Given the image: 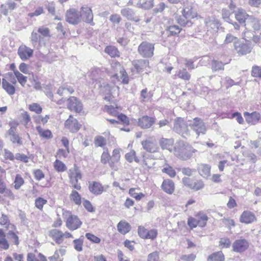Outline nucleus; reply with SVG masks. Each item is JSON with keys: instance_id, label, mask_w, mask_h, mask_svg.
<instances>
[{"instance_id": "36", "label": "nucleus", "mask_w": 261, "mask_h": 261, "mask_svg": "<svg viewBox=\"0 0 261 261\" xmlns=\"http://www.w3.org/2000/svg\"><path fill=\"white\" fill-rule=\"evenodd\" d=\"M142 161L141 162L142 167L145 170H149L154 165V163L153 161L145 155V153L142 154Z\"/></svg>"}, {"instance_id": "19", "label": "nucleus", "mask_w": 261, "mask_h": 261, "mask_svg": "<svg viewBox=\"0 0 261 261\" xmlns=\"http://www.w3.org/2000/svg\"><path fill=\"white\" fill-rule=\"evenodd\" d=\"M249 247V243L248 241L245 239H240L235 240L232 245V251L242 253L246 251Z\"/></svg>"}, {"instance_id": "11", "label": "nucleus", "mask_w": 261, "mask_h": 261, "mask_svg": "<svg viewBox=\"0 0 261 261\" xmlns=\"http://www.w3.org/2000/svg\"><path fill=\"white\" fill-rule=\"evenodd\" d=\"M154 44L147 41H143L138 46V52L144 58H150L154 55Z\"/></svg>"}, {"instance_id": "3", "label": "nucleus", "mask_w": 261, "mask_h": 261, "mask_svg": "<svg viewBox=\"0 0 261 261\" xmlns=\"http://www.w3.org/2000/svg\"><path fill=\"white\" fill-rule=\"evenodd\" d=\"M208 220L207 214L203 211H200L194 215V217H189L188 218L187 224L191 229L199 226L204 227Z\"/></svg>"}, {"instance_id": "28", "label": "nucleus", "mask_w": 261, "mask_h": 261, "mask_svg": "<svg viewBox=\"0 0 261 261\" xmlns=\"http://www.w3.org/2000/svg\"><path fill=\"white\" fill-rule=\"evenodd\" d=\"M122 109V107L117 104L114 106L105 105L103 108V111L107 113L110 116L116 117Z\"/></svg>"}, {"instance_id": "7", "label": "nucleus", "mask_w": 261, "mask_h": 261, "mask_svg": "<svg viewBox=\"0 0 261 261\" xmlns=\"http://www.w3.org/2000/svg\"><path fill=\"white\" fill-rule=\"evenodd\" d=\"M16 84V80L12 77V74L8 72L6 77L2 79V87L3 89L10 95H14L16 92L15 85Z\"/></svg>"}, {"instance_id": "1", "label": "nucleus", "mask_w": 261, "mask_h": 261, "mask_svg": "<svg viewBox=\"0 0 261 261\" xmlns=\"http://www.w3.org/2000/svg\"><path fill=\"white\" fill-rule=\"evenodd\" d=\"M181 172L184 175L182 178V184L188 189L193 191H198L202 189L204 187L203 181L198 176H193L196 171L189 167L181 169Z\"/></svg>"}, {"instance_id": "16", "label": "nucleus", "mask_w": 261, "mask_h": 261, "mask_svg": "<svg viewBox=\"0 0 261 261\" xmlns=\"http://www.w3.org/2000/svg\"><path fill=\"white\" fill-rule=\"evenodd\" d=\"M64 127L69 132L75 133L80 130L81 124L76 119L73 117V115H70L68 118L65 121Z\"/></svg>"}, {"instance_id": "41", "label": "nucleus", "mask_w": 261, "mask_h": 261, "mask_svg": "<svg viewBox=\"0 0 261 261\" xmlns=\"http://www.w3.org/2000/svg\"><path fill=\"white\" fill-rule=\"evenodd\" d=\"M153 97L152 91H148L147 88L142 90L140 92V99L142 102L150 101Z\"/></svg>"}, {"instance_id": "34", "label": "nucleus", "mask_w": 261, "mask_h": 261, "mask_svg": "<svg viewBox=\"0 0 261 261\" xmlns=\"http://www.w3.org/2000/svg\"><path fill=\"white\" fill-rule=\"evenodd\" d=\"M118 231L122 234L128 233L131 229L130 224L124 220L120 221L117 224Z\"/></svg>"}, {"instance_id": "8", "label": "nucleus", "mask_w": 261, "mask_h": 261, "mask_svg": "<svg viewBox=\"0 0 261 261\" xmlns=\"http://www.w3.org/2000/svg\"><path fill=\"white\" fill-rule=\"evenodd\" d=\"M48 236L57 244H61L63 243L65 238H73L72 234L68 232H63L60 229L54 228L48 231Z\"/></svg>"}, {"instance_id": "59", "label": "nucleus", "mask_w": 261, "mask_h": 261, "mask_svg": "<svg viewBox=\"0 0 261 261\" xmlns=\"http://www.w3.org/2000/svg\"><path fill=\"white\" fill-rule=\"evenodd\" d=\"M34 178L38 181L43 179L45 177V174L40 169H36L33 171Z\"/></svg>"}, {"instance_id": "48", "label": "nucleus", "mask_w": 261, "mask_h": 261, "mask_svg": "<svg viewBox=\"0 0 261 261\" xmlns=\"http://www.w3.org/2000/svg\"><path fill=\"white\" fill-rule=\"evenodd\" d=\"M38 115H35L33 116L34 120L36 124H42L44 125L46 124L50 119V116L49 115H46L42 116L39 114Z\"/></svg>"}, {"instance_id": "43", "label": "nucleus", "mask_w": 261, "mask_h": 261, "mask_svg": "<svg viewBox=\"0 0 261 261\" xmlns=\"http://www.w3.org/2000/svg\"><path fill=\"white\" fill-rule=\"evenodd\" d=\"M27 261H47V258L41 253H39L37 255L29 253L27 255Z\"/></svg>"}, {"instance_id": "47", "label": "nucleus", "mask_w": 261, "mask_h": 261, "mask_svg": "<svg viewBox=\"0 0 261 261\" xmlns=\"http://www.w3.org/2000/svg\"><path fill=\"white\" fill-rule=\"evenodd\" d=\"M162 172L165 173L171 178H174L176 175V172L173 167L167 164L162 169Z\"/></svg>"}, {"instance_id": "61", "label": "nucleus", "mask_w": 261, "mask_h": 261, "mask_svg": "<svg viewBox=\"0 0 261 261\" xmlns=\"http://www.w3.org/2000/svg\"><path fill=\"white\" fill-rule=\"evenodd\" d=\"M160 144L163 149H168L172 145V141L170 139L162 138Z\"/></svg>"}, {"instance_id": "62", "label": "nucleus", "mask_w": 261, "mask_h": 261, "mask_svg": "<svg viewBox=\"0 0 261 261\" xmlns=\"http://www.w3.org/2000/svg\"><path fill=\"white\" fill-rule=\"evenodd\" d=\"M231 241L228 238H222L219 241V246L222 248H227L230 246Z\"/></svg>"}, {"instance_id": "35", "label": "nucleus", "mask_w": 261, "mask_h": 261, "mask_svg": "<svg viewBox=\"0 0 261 261\" xmlns=\"http://www.w3.org/2000/svg\"><path fill=\"white\" fill-rule=\"evenodd\" d=\"M207 261H225V255L222 251L213 252L207 258Z\"/></svg>"}, {"instance_id": "53", "label": "nucleus", "mask_w": 261, "mask_h": 261, "mask_svg": "<svg viewBox=\"0 0 261 261\" xmlns=\"http://www.w3.org/2000/svg\"><path fill=\"white\" fill-rule=\"evenodd\" d=\"M47 202L46 199L42 197H39L37 198L35 201V206L40 211L43 210V206Z\"/></svg>"}, {"instance_id": "20", "label": "nucleus", "mask_w": 261, "mask_h": 261, "mask_svg": "<svg viewBox=\"0 0 261 261\" xmlns=\"http://www.w3.org/2000/svg\"><path fill=\"white\" fill-rule=\"evenodd\" d=\"M155 121L156 118L154 117L144 115L138 119V125L142 129H148L154 125Z\"/></svg>"}, {"instance_id": "9", "label": "nucleus", "mask_w": 261, "mask_h": 261, "mask_svg": "<svg viewBox=\"0 0 261 261\" xmlns=\"http://www.w3.org/2000/svg\"><path fill=\"white\" fill-rule=\"evenodd\" d=\"M253 47L251 42L248 40L244 42L238 40L234 43V48L239 56H245L251 53Z\"/></svg>"}, {"instance_id": "15", "label": "nucleus", "mask_w": 261, "mask_h": 261, "mask_svg": "<svg viewBox=\"0 0 261 261\" xmlns=\"http://www.w3.org/2000/svg\"><path fill=\"white\" fill-rule=\"evenodd\" d=\"M67 108L70 111L81 113L83 110V105L77 97L70 96L67 99Z\"/></svg>"}, {"instance_id": "42", "label": "nucleus", "mask_w": 261, "mask_h": 261, "mask_svg": "<svg viewBox=\"0 0 261 261\" xmlns=\"http://www.w3.org/2000/svg\"><path fill=\"white\" fill-rule=\"evenodd\" d=\"M211 169V166L207 164H201L198 169L200 175L204 178L210 175Z\"/></svg>"}, {"instance_id": "22", "label": "nucleus", "mask_w": 261, "mask_h": 261, "mask_svg": "<svg viewBox=\"0 0 261 261\" xmlns=\"http://www.w3.org/2000/svg\"><path fill=\"white\" fill-rule=\"evenodd\" d=\"M16 7V3L12 1H8L6 3L1 4L0 6V12L2 14L8 16V15H11Z\"/></svg>"}, {"instance_id": "60", "label": "nucleus", "mask_w": 261, "mask_h": 261, "mask_svg": "<svg viewBox=\"0 0 261 261\" xmlns=\"http://www.w3.org/2000/svg\"><path fill=\"white\" fill-rule=\"evenodd\" d=\"M147 261H160V252L155 251L150 253L147 256Z\"/></svg>"}, {"instance_id": "50", "label": "nucleus", "mask_w": 261, "mask_h": 261, "mask_svg": "<svg viewBox=\"0 0 261 261\" xmlns=\"http://www.w3.org/2000/svg\"><path fill=\"white\" fill-rule=\"evenodd\" d=\"M28 109L30 111L34 112L37 114H40L43 111L42 107L39 103L36 102L29 105Z\"/></svg>"}, {"instance_id": "23", "label": "nucleus", "mask_w": 261, "mask_h": 261, "mask_svg": "<svg viewBox=\"0 0 261 261\" xmlns=\"http://www.w3.org/2000/svg\"><path fill=\"white\" fill-rule=\"evenodd\" d=\"M161 188L166 194L172 195L175 192V185L172 179L166 178L163 180Z\"/></svg>"}, {"instance_id": "57", "label": "nucleus", "mask_w": 261, "mask_h": 261, "mask_svg": "<svg viewBox=\"0 0 261 261\" xmlns=\"http://www.w3.org/2000/svg\"><path fill=\"white\" fill-rule=\"evenodd\" d=\"M11 229V230L8 232V235L9 237L10 240L12 241L14 244L17 245L19 243V238L16 233L14 231V230L16 229V228L15 227V228Z\"/></svg>"}, {"instance_id": "12", "label": "nucleus", "mask_w": 261, "mask_h": 261, "mask_svg": "<svg viewBox=\"0 0 261 261\" xmlns=\"http://www.w3.org/2000/svg\"><path fill=\"white\" fill-rule=\"evenodd\" d=\"M138 234L142 239L154 241L158 238L159 233L156 229H148L143 226H139L138 228Z\"/></svg>"}, {"instance_id": "37", "label": "nucleus", "mask_w": 261, "mask_h": 261, "mask_svg": "<svg viewBox=\"0 0 261 261\" xmlns=\"http://www.w3.org/2000/svg\"><path fill=\"white\" fill-rule=\"evenodd\" d=\"M181 31L182 29L175 24L169 25L166 29L168 36H177Z\"/></svg>"}, {"instance_id": "6", "label": "nucleus", "mask_w": 261, "mask_h": 261, "mask_svg": "<svg viewBox=\"0 0 261 261\" xmlns=\"http://www.w3.org/2000/svg\"><path fill=\"white\" fill-rule=\"evenodd\" d=\"M235 19L240 24H243L244 27L246 26V22L249 23L252 28L258 23V20L252 15H249L245 10L239 9L234 12Z\"/></svg>"}, {"instance_id": "24", "label": "nucleus", "mask_w": 261, "mask_h": 261, "mask_svg": "<svg viewBox=\"0 0 261 261\" xmlns=\"http://www.w3.org/2000/svg\"><path fill=\"white\" fill-rule=\"evenodd\" d=\"M133 67L137 73L144 71L147 68H149V62L148 60L140 59L132 62Z\"/></svg>"}, {"instance_id": "10", "label": "nucleus", "mask_w": 261, "mask_h": 261, "mask_svg": "<svg viewBox=\"0 0 261 261\" xmlns=\"http://www.w3.org/2000/svg\"><path fill=\"white\" fill-rule=\"evenodd\" d=\"M141 144L144 150L150 153H155L160 150L158 142L153 136H150L142 141Z\"/></svg>"}, {"instance_id": "17", "label": "nucleus", "mask_w": 261, "mask_h": 261, "mask_svg": "<svg viewBox=\"0 0 261 261\" xmlns=\"http://www.w3.org/2000/svg\"><path fill=\"white\" fill-rule=\"evenodd\" d=\"M116 91L119 95V88L118 86H111L107 84L103 87L102 93L104 100L110 102L113 100L115 96L113 95L114 92Z\"/></svg>"}, {"instance_id": "56", "label": "nucleus", "mask_w": 261, "mask_h": 261, "mask_svg": "<svg viewBox=\"0 0 261 261\" xmlns=\"http://www.w3.org/2000/svg\"><path fill=\"white\" fill-rule=\"evenodd\" d=\"M31 83L34 86V88L36 90H39L41 89V84L39 81V77L38 75L33 74Z\"/></svg>"}, {"instance_id": "51", "label": "nucleus", "mask_w": 261, "mask_h": 261, "mask_svg": "<svg viewBox=\"0 0 261 261\" xmlns=\"http://www.w3.org/2000/svg\"><path fill=\"white\" fill-rule=\"evenodd\" d=\"M24 184V180L20 174L16 175L14 180V188L16 190H18Z\"/></svg>"}, {"instance_id": "46", "label": "nucleus", "mask_w": 261, "mask_h": 261, "mask_svg": "<svg viewBox=\"0 0 261 261\" xmlns=\"http://www.w3.org/2000/svg\"><path fill=\"white\" fill-rule=\"evenodd\" d=\"M139 188H132L129 189L128 194L129 195L135 198L137 201H140L145 197V194L142 192L137 193L136 190Z\"/></svg>"}, {"instance_id": "52", "label": "nucleus", "mask_w": 261, "mask_h": 261, "mask_svg": "<svg viewBox=\"0 0 261 261\" xmlns=\"http://www.w3.org/2000/svg\"><path fill=\"white\" fill-rule=\"evenodd\" d=\"M73 243L74 244V248L75 250L79 252L82 251L84 243L83 236H81L80 238L74 240Z\"/></svg>"}, {"instance_id": "14", "label": "nucleus", "mask_w": 261, "mask_h": 261, "mask_svg": "<svg viewBox=\"0 0 261 261\" xmlns=\"http://www.w3.org/2000/svg\"><path fill=\"white\" fill-rule=\"evenodd\" d=\"M10 128L8 133L11 137L10 140L13 143H16L18 145L22 144V141L21 137L17 133V127L18 125L17 121L14 120L10 122Z\"/></svg>"}, {"instance_id": "44", "label": "nucleus", "mask_w": 261, "mask_h": 261, "mask_svg": "<svg viewBox=\"0 0 261 261\" xmlns=\"http://www.w3.org/2000/svg\"><path fill=\"white\" fill-rule=\"evenodd\" d=\"M105 51L112 58L119 57L120 56L119 50L115 46L113 45L106 46Z\"/></svg>"}, {"instance_id": "29", "label": "nucleus", "mask_w": 261, "mask_h": 261, "mask_svg": "<svg viewBox=\"0 0 261 261\" xmlns=\"http://www.w3.org/2000/svg\"><path fill=\"white\" fill-rule=\"evenodd\" d=\"M80 15L76 11L70 10L67 12L66 20L69 23L76 24L80 22Z\"/></svg>"}, {"instance_id": "58", "label": "nucleus", "mask_w": 261, "mask_h": 261, "mask_svg": "<svg viewBox=\"0 0 261 261\" xmlns=\"http://www.w3.org/2000/svg\"><path fill=\"white\" fill-rule=\"evenodd\" d=\"M82 203L84 207L88 212L93 213L95 211V208L89 200L84 199Z\"/></svg>"}, {"instance_id": "31", "label": "nucleus", "mask_w": 261, "mask_h": 261, "mask_svg": "<svg viewBox=\"0 0 261 261\" xmlns=\"http://www.w3.org/2000/svg\"><path fill=\"white\" fill-rule=\"evenodd\" d=\"M36 129L41 138L44 140H50L53 138V135L50 130L43 129L40 125L37 126Z\"/></svg>"}, {"instance_id": "30", "label": "nucleus", "mask_w": 261, "mask_h": 261, "mask_svg": "<svg viewBox=\"0 0 261 261\" xmlns=\"http://www.w3.org/2000/svg\"><path fill=\"white\" fill-rule=\"evenodd\" d=\"M181 14L190 20L198 17L197 12L192 6H188L184 8L181 11Z\"/></svg>"}, {"instance_id": "2", "label": "nucleus", "mask_w": 261, "mask_h": 261, "mask_svg": "<svg viewBox=\"0 0 261 261\" xmlns=\"http://www.w3.org/2000/svg\"><path fill=\"white\" fill-rule=\"evenodd\" d=\"M121 150L119 148H115L113 150L112 155H111L108 149H105L100 156L101 163L103 165L108 164L111 169L117 170L118 165L121 158Z\"/></svg>"}, {"instance_id": "13", "label": "nucleus", "mask_w": 261, "mask_h": 261, "mask_svg": "<svg viewBox=\"0 0 261 261\" xmlns=\"http://www.w3.org/2000/svg\"><path fill=\"white\" fill-rule=\"evenodd\" d=\"M109 188V185H103L99 181H92L89 182L88 189L93 195L95 196L101 195Z\"/></svg>"}, {"instance_id": "55", "label": "nucleus", "mask_w": 261, "mask_h": 261, "mask_svg": "<svg viewBox=\"0 0 261 261\" xmlns=\"http://www.w3.org/2000/svg\"><path fill=\"white\" fill-rule=\"evenodd\" d=\"M15 76L17 79L18 83L22 86L24 87L27 82V77L23 75L19 71H15Z\"/></svg>"}, {"instance_id": "64", "label": "nucleus", "mask_w": 261, "mask_h": 261, "mask_svg": "<svg viewBox=\"0 0 261 261\" xmlns=\"http://www.w3.org/2000/svg\"><path fill=\"white\" fill-rule=\"evenodd\" d=\"M251 75L254 77L261 78V67L258 66H254L252 68Z\"/></svg>"}, {"instance_id": "40", "label": "nucleus", "mask_w": 261, "mask_h": 261, "mask_svg": "<svg viewBox=\"0 0 261 261\" xmlns=\"http://www.w3.org/2000/svg\"><path fill=\"white\" fill-rule=\"evenodd\" d=\"M124 158L125 160L129 163H132L134 161L137 163H140V160L139 158L137 156L136 152L133 149L127 152L125 154Z\"/></svg>"}, {"instance_id": "39", "label": "nucleus", "mask_w": 261, "mask_h": 261, "mask_svg": "<svg viewBox=\"0 0 261 261\" xmlns=\"http://www.w3.org/2000/svg\"><path fill=\"white\" fill-rule=\"evenodd\" d=\"M9 243L6 239V236L3 229L0 228V249L6 250L9 248Z\"/></svg>"}, {"instance_id": "18", "label": "nucleus", "mask_w": 261, "mask_h": 261, "mask_svg": "<svg viewBox=\"0 0 261 261\" xmlns=\"http://www.w3.org/2000/svg\"><path fill=\"white\" fill-rule=\"evenodd\" d=\"M81 18L85 22L91 25H95V23L93 22V13L91 8L88 6L82 7L80 14Z\"/></svg>"}, {"instance_id": "26", "label": "nucleus", "mask_w": 261, "mask_h": 261, "mask_svg": "<svg viewBox=\"0 0 261 261\" xmlns=\"http://www.w3.org/2000/svg\"><path fill=\"white\" fill-rule=\"evenodd\" d=\"M244 116L247 123L253 125L258 123L260 119L259 113L256 111L252 113L245 112L244 113Z\"/></svg>"}, {"instance_id": "45", "label": "nucleus", "mask_w": 261, "mask_h": 261, "mask_svg": "<svg viewBox=\"0 0 261 261\" xmlns=\"http://www.w3.org/2000/svg\"><path fill=\"white\" fill-rule=\"evenodd\" d=\"M94 143L96 147L104 148L107 144L106 139L101 135L96 136L94 139Z\"/></svg>"}, {"instance_id": "54", "label": "nucleus", "mask_w": 261, "mask_h": 261, "mask_svg": "<svg viewBox=\"0 0 261 261\" xmlns=\"http://www.w3.org/2000/svg\"><path fill=\"white\" fill-rule=\"evenodd\" d=\"M176 22L182 27H185L189 23L191 24H192L191 20L185 17L182 14L181 16L178 17V18L176 19Z\"/></svg>"}, {"instance_id": "63", "label": "nucleus", "mask_w": 261, "mask_h": 261, "mask_svg": "<svg viewBox=\"0 0 261 261\" xmlns=\"http://www.w3.org/2000/svg\"><path fill=\"white\" fill-rule=\"evenodd\" d=\"M64 251L65 250L64 249H59V250H56L51 256L49 257L48 259L50 261H58L60 260V254H63Z\"/></svg>"}, {"instance_id": "21", "label": "nucleus", "mask_w": 261, "mask_h": 261, "mask_svg": "<svg viewBox=\"0 0 261 261\" xmlns=\"http://www.w3.org/2000/svg\"><path fill=\"white\" fill-rule=\"evenodd\" d=\"M239 221L241 223L249 224L256 221L255 215L248 210L244 211L241 214Z\"/></svg>"}, {"instance_id": "32", "label": "nucleus", "mask_w": 261, "mask_h": 261, "mask_svg": "<svg viewBox=\"0 0 261 261\" xmlns=\"http://www.w3.org/2000/svg\"><path fill=\"white\" fill-rule=\"evenodd\" d=\"M191 77V74L186 68H182L177 71L174 75V79H180L185 81H189Z\"/></svg>"}, {"instance_id": "25", "label": "nucleus", "mask_w": 261, "mask_h": 261, "mask_svg": "<svg viewBox=\"0 0 261 261\" xmlns=\"http://www.w3.org/2000/svg\"><path fill=\"white\" fill-rule=\"evenodd\" d=\"M33 54V50L24 45H21L18 49V54L22 60L30 58Z\"/></svg>"}, {"instance_id": "5", "label": "nucleus", "mask_w": 261, "mask_h": 261, "mask_svg": "<svg viewBox=\"0 0 261 261\" xmlns=\"http://www.w3.org/2000/svg\"><path fill=\"white\" fill-rule=\"evenodd\" d=\"M62 214L63 218L65 219L66 226L69 230H74L81 226L82 222L77 216L72 214L71 212L66 210L64 211Z\"/></svg>"}, {"instance_id": "4", "label": "nucleus", "mask_w": 261, "mask_h": 261, "mask_svg": "<svg viewBox=\"0 0 261 261\" xmlns=\"http://www.w3.org/2000/svg\"><path fill=\"white\" fill-rule=\"evenodd\" d=\"M68 176L71 187L77 190H81L82 187L79 181L82 179L83 175L80 167L76 164H74L73 167L69 170Z\"/></svg>"}, {"instance_id": "33", "label": "nucleus", "mask_w": 261, "mask_h": 261, "mask_svg": "<svg viewBox=\"0 0 261 261\" xmlns=\"http://www.w3.org/2000/svg\"><path fill=\"white\" fill-rule=\"evenodd\" d=\"M69 197L72 203L79 206L81 205L82 203V196L77 191L75 190H72Z\"/></svg>"}, {"instance_id": "38", "label": "nucleus", "mask_w": 261, "mask_h": 261, "mask_svg": "<svg viewBox=\"0 0 261 261\" xmlns=\"http://www.w3.org/2000/svg\"><path fill=\"white\" fill-rule=\"evenodd\" d=\"M53 167L55 170L58 173H63L67 170V167L65 164L58 159H56L53 163Z\"/></svg>"}, {"instance_id": "27", "label": "nucleus", "mask_w": 261, "mask_h": 261, "mask_svg": "<svg viewBox=\"0 0 261 261\" xmlns=\"http://www.w3.org/2000/svg\"><path fill=\"white\" fill-rule=\"evenodd\" d=\"M0 192L2 194L9 199L13 200L15 199V195L11 190L8 189L5 180L2 178L0 179Z\"/></svg>"}, {"instance_id": "49", "label": "nucleus", "mask_w": 261, "mask_h": 261, "mask_svg": "<svg viewBox=\"0 0 261 261\" xmlns=\"http://www.w3.org/2000/svg\"><path fill=\"white\" fill-rule=\"evenodd\" d=\"M0 226H5L7 228H15L14 225L10 223L8 216L4 214L0 216Z\"/></svg>"}]
</instances>
